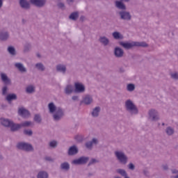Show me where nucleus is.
<instances>
[{
	"label": "nucleus",
	"instance_id": "bf43d9fd",
	"mask_svg": "<svg viewBox=\"0 0 178 178\" xmlns=\"http://www.w3.org/2000/svg\"><path fill=\"white\" fill-rule=\"evenodd\" d=\"M91 176H92V173H89L88 174V177H91Z\"/></svg>",
	"mask_w": 178,
	"mask_h": 178
},
{
	"label": "nucleus",
	"instance_id": "5fc2aeb1",
	"mask_svg": "<svg viewBox=\"0 0 178 178\" xmlns=\"http://www.w3.org/2000/svg\"><path fill=\"white\" fill-rule=\"evenodd\" d=\"M72 101H79V96H76V95L72 96Z\"/></svg>",
	"mask_w": 178,
	"mask_h": 178
},
{
	"label": "nucleus",
	"instance_id": "2f4dec72",
	"mask_svg": "<svg viewBox=\"0 0 178 178\" xmlns=\"http://www.w3.org/2000/svg\"><path fill=\"white\" fill-rule=\"evenodd\" d=\"M165 133L167 136H173V134H175V129H173L172 127H168L165 129Z\"/></svg>",
	"mask_w": 178,
	"mask_h": 178
},
{
	"label": "nucleus",
	"instance_id": "680f3d73",
	"mask_svg": "<svg viewBox=\"0 0 178 178\" xmlns=\"http://www.w3.org/2000/svg\"><path fill=\"white\" fill-rule=\"evenodd\" d=\"M162 126H165V123L163 122V123H162Z\"/></svg>",
	"mask_w": 178,
	"mask_h": 178
},
{
	"label": "nucleus",
	"instance_id": "0eeeda50",
	"mask_svg": "<svg viewBox=\"0 0 178 178\" xmlns=\"http://www.w3.org/2000/svg\"><path fill=\"white\" fill-rule=\"evenodd\" d=\"M74 91L76 94H83L86 92V86L80 82H75Z\"/></svg>",
	"mask_w": 178,
	"mask_h": 178
},
{
	"label": "nucleus",
	"instance_id": "f3484780",
	"mask_svg": "<svg viewBox=\"0 0 178 178\" xmlns=\"http://www.w3.org/2000/svg\"><path fill=\"white\" fill-rule=\"evenodd\" d=\"M56 70L58 73H62L63 74H65L67 68H66V66L65 65L58 64L56 66Z\"/></svg>",
	"mask_w": 178,
	"mask_h": 178
},
{
	"label": "nucleus",
	"instance_id": "a19ab883",
	"mask_svg": "<svg viewBox=\"0 0 178 178\" xmlns=\"http://www.w3.org/2000/svg\"><path fill=\"white\" fill-rule=\"evenodd\" d=\"M171 173L172 175H171L170 178H178V170L172 169L171 170Z\"/></svg>",
	"mask_w": 178,
	"mask_h": 178
},
{
	"label": "nucleus",
	"instance_id": "052dcab7",
	"mask_svg": "<svg viewBox=\"0 0 178 178\" xmlns=\"http://www.w3.org/2000/svg\"><path fill=\"white\" fill-rule=\"evenodd\" d=\"M124 1H125V2H129V1H130V0H124Z\"/></svg>",
	"mask_w": 178,
	"mask_h": 178
},
{
	"label": "nucleus",
	"instance_id": "c03bdc74",
	"mask_svg": "<svg viewBox=\"0 0 178 178\" xmlns=\"http://www.w3.org/2000/svg\"><path fill=\"white\" fill-rule=\"evenodd\" d=\"M95 163H98V160L95 159H92L88 164V166H91V165H94Z\"/></svg>",
	"mask_w": 178,
	"mask_h": 178
},
{
	"label": "nucleus",
	"instance_id": "49530a36",
	"mask_svg": "<svg viewBox=\"0 0 178 178\" xmlns=\"http://www.w3.org/2000/svg\"><path fill=\"white\" fill-rule=\"evenodd\" d=\"M127 166L129 170H134V169H136V165H134L133 163H129Z\"/></svg>",
	"mask_w": 178,
	"mask_h": 178
},
{
	"label": "nucleus",
	"instance_id": "8fccbe9b",
	"mask_svg": "<svg viewBox=\"0 0 178 178\" xmlns=\"http://www.w3.org/2000/svg\"><path fill=\"white\" fill-rule=\"evenodd\" d=\"M30 48H31V46L28 44L24 46V52H29L30 51Z\"/></svg>",
	"mask_w": 178,
	"mask_h": 178
},
{
	"label": "nucleus",
	"instance_id": "6ab92c4d",
	"mask_svg": "<svg viewBox=\"0 0 178 178\" xmlns=\"http://www.w3.org/2000/svg\"><path fill=\"white\" fill-rule=\"evenodd\" d=\"M18 113L20 115V116L25 118H27L29 116H30V112H29V111L25 108H19Z\"/></svg>",
	"mask_w": 178,
	"mask_h": 178
},
{
	"label": "nucleus",
	"instance_id": "9b49d317",
	"mask_svg": "<svg viewBox=\"0 0 178 178\" xmlns=\"http://www.w3.org/2000/svg\"><path fill=\"white\" fill-rule=\"evenodd\" d=\"M30 2L37 8H44L47 3V0H30Z\"/></svg>",
	"mask_w": 178,
	"mask_h": 178
},
{
	"label": "nucleus",
	"instance_id": "a211bd4d",
	"mask_svg": "<svg viewBox=\"0 0 178 178\" xmlns=\"http://www.w3.org/2000/svg\"><path fill=\"white\" fill-rule=\"evenodd\" d=\"M77 154H79V149L77 148V146L73 145V146H71L69 148V149H68V155L72 156L76 155Z\"/></svg>",
	"mask_w": 178,
	"mask_h": 178
},
{
	"label": "nucleus",
	"instance_id": "2eb2a0df",
	"mask_svg": "<svg viewBox=\"0 0 178 178\" xmlns=\"http://www.w3.org/2000/svg\"><path fill=\"white\" fill-rule=\"evenodd\" d=\"M0 76L1 81H3L6 86L10 85V83H12V81H10V79L8 77V75H6V74L1 72L0 74Z\"/></svg>",
	"mask_w": 178,
	"mask_h": 178
},
{
	"label": "nucleus",
	"instance_id": "dca6fc26",
	"mask_svg": "<svg viewBox=\"0 0 178 178\" xmlns=\"http://www.w3.org/2000/svg\"><path fill=\"white\" fill-rule=\"evenodd\" d=\"M99 42L102 44L104 47H108L109 45V38H108L106 36H99Z\"/></svg>",
	"mask_w": 178,
	"mask_h": 178
},
{
	"label": "nucleus",
	"instance_id": "58836bf2",
	"mask_svg": "<svg viewBox=\"0 0 178 178\" xmlns=\"http://www.w3.org/2000/svg\"><path fill=\"white\" fill-rule=\"evenodd\" d=\"M21 127H29V126H31L33 124V122L31 121H26L20 124Z\"/></svg>",
	"mask_w": 178,
	"mask_h": 178
},
{
	"label": "nucleus",
	"instance_id": "09e8293b",
	"mask_svg": "<svg viewBox=\"0 0 178 178\" xmlns=\"http://www.w3.org/2000/svg\"><path fill=\"white\" fill-rule=\"evenodd\" d=\"M24 134H26V136H33V131L25 129Z\"/></svg>",
	"mask_w": 178,
	"mask_h": 178
},
{
	"label": "nucleus",
	"instance_id": "b1692460",
	"mask_svg": "<svg viewBox=\"0 0 178 178\" xmlns=\"http://www.w3.org/2000/svg\"><path fill=\"white\" fill-rule=\"evenodd\" d=\"M11 131H17L19 129H22V125L20 124H15L13 122H11L10 125Z\"/></svg>",
	"mask_w": 178,
	"mask_h": 178
},
{
	"label": "nucleus",
	"instance_id": "9d476101",
	"mask_svg": "<svg viewBox=\"0 0 178 178\" xmlns=\"http://www.w3.org/2000/svg\"><path fill=\"white\" fill-rule=\"evenodd\" d=\"M92 102H94V99L90 95H86L81 101V104H84V105H91Z\"/></svg>",
	"mask_w": 178,
	"mask_h": 178
},
{
	"label": "nucleus",
	"instance_id": "864d4df0",
	"mask_svg": "<svg viewBox=\"0 0 178 178\" xmlns=\"http://www.w3.org/2000/svg\"><path fill=\"white\" fill-rule=\"evenodd\" d=\"M74 2V0H67V3H68V5L70 6L73 5Z\"/></svg>",
	"mask_w": 178,
	"mask_h": 178
},
{
	"label": "nucleus",
	"instance_id": "603ef678",
	"mask_svg": "<svg viewBox=\"0 0 178 178\" xmlns=\"http://www.w3.org/2000/svg\"><path fill=\"white\" fill-rule=\"evenodd\" d=\"M45 161H47L48 162H52L54 161V159H52V158L51 156H46L44 158Z\"/></svg>",
	"mask_w": 178,
	"mask_h": 178
},
{
	"label": "nucleus",
	"instance_id": "cd10ccee",
	"mask_svg": "<svg viewBox=\"0 0 178 178\" xmlns=\"http://www.w3.org/2000/svg\"><path fill=\"white\" fill-rule=\"evenodd\" d=\"M115 6L120 10H126V5H124V3L120 1H115Z\"/></svg>",
	"mask_w": 178,
	"mask_h": 178
},
{
	"label": "nucleus",
	"instance_id": "3c124183",
	"mask_svg": "<svg viewBox=\"0 0 178 178\" xmlns=\"http://www.w3.org/2000/svg\"><path fill=\"white\" fill-rule=\"evenodd\" d=\"M143 175L146 176V177H149V171L148 170H143Z\"/></svg>",
	"mask_w": 178,
	"mask_h": 178
},
{
	"label": "nucleus",
	"instance_id": "79ce46f5",
	"mask_svg": "<svg viewBox=\"0 0 178 178\" xmlns=\"http://www.w3.org/2000/svg\"><path fill=\"white\" fill-rule=\"evenodd\" d=\"M33 120L35 122H36V123H40L42 120L41 119V115L38 114L35 115Z\"/></svg>",
	"mask_w": 178,
	"mask_h": 178
},
{
	"label": "nucleus",
	"instance_id": "6e6d98bb",
	"mask_svg": "<svg viewBox=\"0 0 178 178\" xmlns=\"http://www.w3.org/2000/svg\"><path fill=\"white\" fill-rule=\"evenodd\" d=\"M163 169L164 170H168V165H163Z\"/></svg>",
	"mask_w": 178,
	"mask_h": 178
},
{
	"label": "nucleus",
	"instance_id": "c756f323",
	"mask_svg": "<svg viewBox=\"0 0 178 178\" xmlns=\"http://www.w3.org/2000/svg\"><path fill=\"white\" fill-rule=\"evenodd\" d=\"M69 19L70 20H73L74 22H76V20L79 19V12L72 13L69 16Z\"/></svg>",
	"mask_w": 178,
	"mask_h": 178
},
{
	"label": "nucleus",
	"instance_id": "c85d7f7f",
	"mask_svg": "<svg viewBox=\"0 0 178 178\" xmlns=\"http://www.w3.org/2000/svg\"><path fill=\"white\" fill-rule=\"evenodd\" d=\"M73 91H74V90L73 89V86L72 85H67L65 88V93L67 95H70V94H72L73 92Z\"/></svg>",
	"mask_w": 178,
	"mask_h": 178
},
{
	"label": "nucleus",
	"instance_id": "13d9d810",
	"mask_svg": "<svg viewBox=\"0 0 178 178\" xmlns=\"http://www.w3.org/2000/svg\"><path fill=\"white\" fill-rule=\"evenodd\" d=\"M80 20H81L83 22V20H84V16H81L80 17Z\"/></svg>",
	"mask_w": 178,
	"mask_h": 178
},
{
	"label": "nucleus",
	"instance_id": "ea45409f",
	"mask_svg": "<svg viewBox=\"0 0 178 178\" xmlns=\"http://www.w3.org/2000/svg\"><path fill=\"white\" fill-rule=\"evenodd\" d=\"M49 146L50 148H56L58 147V141L56 140H51L49 143Z\"/></svg>",
	"mask_w": 178,
	"mask_h": 178
},
{
	"label": "nucleus",
	"instance_id": "1a4fd4ad",
	"mask_svg": "<svg viewBox=\"0 0 178 178\" xmlns=\"http://www.w3.org/2000/svg\"><path fill=\"white\" fill-rule=\"evenodd\" d=\"M149 119L152 122H156V120H159V114L158 111L155 109H151L149 111L148 113Z\"/></svg>",
	"mask_w": 178,
	"mask_h": 178
},
{
	"label": "nucleus",
	"instance_id": "f8f14e48",
	"mask_svg": "<svg viewBox=\"0 0 178 178\" xmlns=\"http://www.w3.org/2000/svg\"><path fill=\"white\" fill-rule=\"evenodd\" d=\"M98 139L93 138L92 140L88 141L85 143V147L87 148V149H89L91 151L92 149V146L93 145H97L98 144Z\"/></svg>",
	"mask_w": 178,
	"mask_h": 178
},
{
	"label": "nucleus",
	"instance_id": "6e6552de",
	"mask_svg": "<svg viewBox=\"0 0 178 178\" xmlns=\"http://www.w3.org/2000/svg\"><path fill=\"white\" fill-rule=\"evenodd\" d=\"M90 161L88 156H81L79 159H74L72 161V165H86Z\"/></svg>",
	"mask_w": 178,
	"mask_h": 178
},
{
	"label": "nucleus",
	"instance_id": "4d7b16f0",
	"mask_svg": "<svg viewBox=\"0 0 178 178\" xmlns=\"http://www.w3.org/2000/svg\"><path fill=\"white\" fill-rule=\"evenodd\" d=\"M3 6V0H0V9Z\"/></svg>",
	"mask_w": 178,
	"mask_h": 178
},
{
	"label": "nucleus",
	"instance_id": "0e129e2a",
	"mask_svg": "<svg viewBox=\"0 0 178 178\" xmlns=\"http://www.w3.org/2000/svg\"><path fill=\"white\" fill-rule=\"evenodd\" d=\"M2 159V157H0Z\"/></svg>",
	"mask_w": 178,
	"mask_h": 178
},
{
	"label": "nucleus",
	"instance_id": "de8ad7c7",
	"mask_svg": "<svg viewBox=\"0 0 178 178\" xmlns=\"http://www.w3.org/2000/svg\"><path fill=\"white\" fill-rule=\"evenodd\" d=\"M171 78L173 79L174 80H178V73L177 72H174L171 73Z\"/></svg>",
	"mask_w": 178,
	"mask_h": 178
},
{
	"label": "nucleus",
	"instance_id": "a878e982",
	"mask_svg": "<svg viewBox=\"0 0 178 178\" xmlns=\"http://www.w3.org/2000/svg\"><path fill=\"white\" fill-rule=\"evenodd\" d=\"M101 112V107L97 106L95 108H93L91 115L92 118H98L99 116V113Z\"/></svg>",
	"mask_w": 178,
	"mask_h": 178
},
{
	"label": "nucleus",
	"instance_id": "20e7f679",
	"mask_svg": "<svg viewBox=\"0 0 178 178\" xmlns=\"http://www.w3.org/2000/svg\"><path fill=\"white\" fill-rule=\"evenodd\" d=\"M125 108L131 115H138V108L131 99L125 102Z\"/></svg>",
	"mask_w": 178,
	"mask_h": 178
},
{
	"label": "nucleus",
	"instance_id": "412c9836",
	"mask_svg": "<svg viewBox=\"0 0 178 178\" xmlns=\"http://www.w3.org/2000/svg\"><path fill=\"white\" fill-rule=\"evenodd\" d=\"M19 6L22 9H30V3L27 0H19Z\"/></svg>",
	"mask_w": 178,
	"mask_h": 178
},
{
	"label": "nucleus",
	"instance_id": "7c9ffc66",
	"mask_svg": "<svg viewBox=\"0 0 178 178\" xmlns=\"http://www.w3.org/2000/svg\"><path fill=\"white\" fill-rule=\"evenodd\" d=\"M113 37L115 40H123V35L118 31L113 33Z\"/></svg>",
	"mask_w": 178,
	"mask_h": 178
},
{
	"label": "nucleus",
	"instance_id": "72a5a7b5",
	"mask_svg": "<svg viewBox=\"0 0 178 178\" xmlns=\"http://www.w3.org/2000/svg\"><path fill=\"white\" fill-rule=\"evenodd\" d=\"M116 172L123 177H129V176H127V172H126V170L123 169H121V168L117 169Z\"/></svg>",
	"mask_w": 178,
	"mask_h": 178
},
{
	"label": "nucleus",
	"instance_id": "4c0bfd02",
	"mask_svg": "<svg viewBox=\"0 0 178 178\" xmlns=\"http://www.w3.org/2000/svg\"><path fill=\"white\" fill-rule=\"evenodd\" d=\"M26 91L27 94H33L35 91V89L34 88V86H29L26 87Z\"/></svg>",
	"mask_w": 178,
	"mask_h": 178
},
{
	"label": "nucleus",
	"instance_id": "e433bc0d",
	"mask_svg": "<svg viewBox=\"0 0 178 178\" xmlns=\"http://www.w3.org/2000/svg\"><path fill=\"white\" fill-rule=\"evenodd\" d=\"M127 90L129 92H132V91H134V90H136V86L133 83H129L127 86Z\"/></svg>",
	"mask_w": 178,
	"mask_h": 178
},
{
	"label": "nucleus",
	"instance_id": "4468645a",
	"mask_svg": "<svg viewBox=\"0 0 178 178\" xmlns=\"http://www.w3.org/2000/svg\"><path fill=\"white\" fill-rule=\"evenodd\" d=\"M15 67L19 70L21 73H27V68L24 67V65L22 63H15Z\"/></svg>",
	"mask_w": 178,
	"mask_h": 178
},
{
	"label": "nucleus",
	"instance_id": "39448f33",
	"mask_svg": "<svg viewBox=\"0 0 178 178\" xmlns=\"http://www.w3.org/2000/svg\"><path fill=\"white\" fill-rule=\"evenodd\" d=\"M114 154L120 163H122V165H126L127 163L129 158H127V156H126L124 152L122 151H115Z\"/></svg>",
	"mask_w": 178,
	"mask_h": 178
},
{
	"label": "nucleus",
	"instance_id": "7ed1b4c3",
	"mask_svg": "<svg viewBox=\"0 0 178 178\" xmlns=\"http://www.w3.org/2000/svg\"><path fill=\"white\" fill-rule=\"evenodd\" d=\"M16 148L25 152H34V147L31 143L27 142H18L16 145Z\"/></svg>",
	"mask_w": 178,
	"mask_h": 178
},
{
	"label": "nucleus",
	"instance_id": "423d86ee",
	"mask_svg": "<svg viewBox=\"0 0 178 178\" xmlns=\"http://www.w3.org/2000/svg\"><path fill=\"white\" fill-rule=\"evenodd\" d=\"M118 13L120 20H123L124 22H130V20L132 19L130 12L126 10H120Z\"/></svg>",
	"mask_w": 178,
	"mask_h": 178
},
{
	"label": "nucleus",
	"instance_id": "f704fd0d",
	"mask_svg": "<svg viewBox=\"0 0 178 178\" xmlns=\"http://www.w3.org/2000/svg\"><path fill=\"white\" fill-rule=\"evenodd\" d=\"M35 66L40 72H44L45 70V66L42 63H38Z\"/></svg>",
	"mask_w": 178,
	"mask_h": 178
},
{
	"label": "nucleus",
	"instance_id": "bb28decb",
	"mask_svg": "<svg viewBox=\"0 0 178 178\" xmlns=\"http://www.w3.org/2000/svg\"><path fill=\"white\" fill-rule=\"evenodd\" d=\"M37 178H49V175L47 171L41 170L38 172Z\"/></svg>",
	"mask_w": 178,
	"mask_h": 178
},
{
	"label": "nucleus",
	"instance_id": "f03ea898",
	"mask_svg": "<svg viewBox=\"0 0 178 178\" xmlns=\"http://www.w3.org/2000/svg\"><path fill=\"white\" fill-rule=\"evenodd\" d=\"M119 44L123 47L124 49H131L134 47H142L143 48L148 47V44L145 42H120Z\"/></svg>",
	"mask_w": 178,
	"mask_h": 178
},
{
	"label": "nucleus",
	"instance_id": "473e14b6",
	"mask_svg": "<svg viewBox=\"0 0 178 178\" xmlns=\"http://www.w3.org/2000/svg\"><path fill=\"white\" fill-rule=\"evenodd\" d=\"M8 92H9V88L8 85L3 86L1 88V94L3 97L8 95Z\"/></svg>",
	"mask_w": 178,
	"mask_h": 178
},
{
	"label": "nucleus",
	"instance_id": "4be33fe9",
	"mask_svg": "<svg viewBox=\"0 0 178 178\" xmlns=\"http://www.w3.org/2000/svg\"><path fill=\"white\" fill-rule=\"evenodd\" d=\"M6 99L10 104V102L17 99V95L15 93L8 94L6 95Z\"/></svg>",
	"mask_w": 178,
	"mask_h": 178
},
{
	"label": "nucleus",
	"instance_id": "5701e85b",
	"mask_svg": "<svg viewBox=\"0 0 178 178\" xmlns=\"http://www.w3.org/2000/svg\"><path fill=\"white\" fill-rule=\"evenodd\" d=\"M0 122H1V124L5 127H10V124H12V121L3 118L0 119Z\"/></svg>",
	"mask_w": 178,
	"mask_h": 178
},
{
	"label": "nucleus",
	"instance_id": "c9c22d12",
	"mask_svg": "<svg viewBox=\"0 0 178 178\" xmlns=\"http://www.w3.org/2000/svg\"><path fill=\"white\" fill-rule=\"evenodd\" d=\"M8 52L10 54L13 55V56H15L16 55V49L15 47L10 46L8 47Z\"/></svg>",
	"mask_w": 178,
	"mask_h": 178
},
{
	"label": "nucleus",
	"instance_id": "e2e57ef3",
	"mask_svg": "<svg viewBox=\"0 0 178 178\" xmlns=\"http://www.w3.org/2000/svg\"><path fill=\"white\" fill-rule=\"evenodd\" d=\"M38 58H40V54H38Z\"/></svg>",
	"mask_w": 178,
	"mask_h": 178
},
{
	"label": "nucleus",
	"instance_id": "ddd939ff",
	"mask_svg": "<svg viewBox=\"0 0 178 178\" xmlns=\"http://www.w3.org/2000/svg\"><path fill=\"white\" fill-rule=\"evenodd\" d=\"M113 52L115 58H123L124 55V50L119 47H115Z\"/></svg>",
	"mask_w": 178,
	"mask_h": 178
},
{
	"label": "nucleus",
	"instance_id": "37998d69",
	"mask_svg": "<svg viewBox=\"0 0 178 178\" xmlns=\"http://www.w3.org/2000/svg\"><path fill=\"white\" fill-rule=\"evenodd\" d=\"M74 138L77 143H81L83 140V136L81 135H76L75 136Z\"/></svg>",
	"mask_w": 178,
	"mask_h": 178
},
{
	"label": "nucleus",
	"instance_id": "aec40b11",
	"mask_svg": "<svg viewBox=\"0 0 178 178\" xmlns=\"http://www.w3.org/2000/svg\"><path fill=\"white\" fill-rule=\"evenodd\" d=\"M9 39V33L5 31H0V40L1 41H6Z\"/></svg>",
	"mask_w": 178,
	"mask_h": 178
},
{
	"label": "nucleus",
	"instance_id": "a18cd8bd",
	"mask_svg": "<svg viewBox=\"0 0 178 178\" xmlns=\"http://www.w3.org/2000/svg\"><path fill=\"white\" fill-rule=\"evenodd\" d=\"M57 6H58V8H59L60 9H62L63 10H65V3H63L62 2L58 3Z\"/></svg>",
	"mask_w": 178,
	"mask_h": 178
},
{
	"label": "nucleus",
	"instance_id": "f257e3e1",
	"mask_svg": "<svg viewBox=\"0 0 178 178\" xmlns=\"http://www.w3.org/2000/svg\"><path fill=\"white\" fill-rule=\"evenodd\" d=\"M48 109L49 113H53L54 122L62 120L63 116H65V110L60 107H56L54 102H51L48 104Z\"/></svg>",
	"mask_w": 178,
	"mask_h": 178
},
{
	"label": "nucleus",
	"instance_id": "393cba45",
	"mask_svg": "<svg viewBox=\"0 0 178 178\" xmlns=\"http://www.w3.org/2000/svg\"><path fill=\"white\" fill-rule=\"evenodd\" d=\"M60 169H61V170H65V172H67L68 170H70V164L67 161L63 162L60 164Z\"/></svg>",
	"mask_w": 178,
	"mask_h": 178
}]
</instances>
